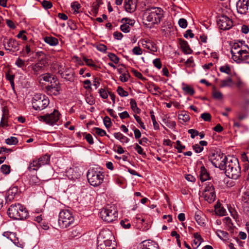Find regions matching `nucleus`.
Masks as SVG:
<instances>
[{
    "label": "nucleus",
    "mask_w": 249,
    "mask_h": 249,
    "mask_svg": "<svg viewBox=\"0 0 249 249\" xmlns=\"http://www.w3.org/2000/svg\"><path fill=\"white\" fill-rule=\"evenodd\" d=\"M231 58L237 63L249 58V48L244 41L234 43L231 47Z\"/></svg>",
    "instance_id": "f257e3e1"
},
{
    "label": "nucleus",
    "mask_w": 249,
    "mask_h": 249,
    "mask_svg": "<svg viewBox=\"0 0 249 249\" xmlns=\"http://www.w3.org/2000/svg\"><path fill=\"white\" fill-rule=\"evenodd\" d=\"M163 16V10L160 7H152L147 8L143 14L144 23L151 27L155 24H159Z\"/></svg>",
    "instance_id": "f03ea898"
},
{
    "label": "nucleus",
    "mask_w": 249,
    "mask_h": 249,
    "mask_svg": "<svg viewBox=\"0 0 249 249\" xmlns=\"http://www.w3.org/2000/svg\"><path fill=\"white\" fill-rule=\"evenodd\" d=\"M222 170L229 178L237 179L241 176V169L238 160L234 157H228L227 162Z\"/></svg>",
    "instance_id": "7ed1b4c3"
},
{
    "label": "nucleus",
    "mask_w": 249,
    "mask_h": 249,
    "mask_svg": "<svg viewBox=\"0 0 249 249\" xmlns=\"http://www.w3.org/2000/svg\"><path fill=\"white\" fill-rule=\"evenodd\" d=\"M9 216L14 219L22 220L28 216L27 209L19 203L12 204L8 209Z\"/></svg>",
    "instance_id": "20e7f679"
},
{
    "label": "nucleus",
    "mask_w": 249,
    "mask_h": 249,
    "mask_svg": "<svg viewBox=\"0 0 249 249\" xmlns=\"http://www.w3.org/2000/svg\"><path fill=\"white\" fill-rule=\"evenodd\" d=\"M74 221V217L70 211L63 210L60 211L58 220V225L60 228H68L73 224Z\"/></svg>",
    "instance_id": "39448f33"
},
{
    "label": "nucleus",
    "mask_w": 249,
    "mask_h": 249,
    "mask_svg": "<svg viewBox=\"0 0 249 249\" xmlns=\"http://www.w3.org/2000/svg\"><path fill=\"white\" fill-rule=\"evenodd\" d=\"M87 178L89 184L93 186H99L103 182L104 173L94 169L89 170L87 173Z\"/></svg>",
    "instance_id": "423d86ee"
},
{
    "label": "nucleus",
    "mask_w": 249,
    "mask_h": 249,
    "mask_svg": "<svg viewBox=\"0 0 249 249\" xmlns=\"http://www.w3.org/2000/svg\"><path fill=\"white\" fill-rule=\"evenodd\" d=\"M107 235H111L109 231H103L100 232L97 240V249H110L107 248L114 245V241L106 238Z\"/></svg>",
    "instance_id": "0eeeda50"
},
{
    "label": "nucleus",
    "mask_w": 249,
    "mask_h": 249,
    "mask_svg": "<svg viewBox=\"0 0 249 249\" xmlns=\"http://www.w3.org/2000/svg\"><path fill=\"white\" fill-rule=\"evenodd\" d=\"M100 215L103 220L109 223L116 219L118 212L114 206L108 205L101 211Z\"/></svg>",
    "instance_id": "6e6552de"
},
{
    "label": "nucleus",
    "mask_w": 249,
    "mask_h": 249,
    "mask_svg": "<svg viewBox=\"0 0 249 249\" xmlns=\"http://www.w3.org/2000/svg\"><path fill=\"white\" fill-rule=\"evenodd\" d=\"M60 115V114L58 110L54 109L52 113L44 116L34 115L33 120L37 118L40 121L45 122L46 124L51 125H53L59 124Z\"/></svg>",
    "instance_id": "1a4fd4ad"
},
{
    "label": "nucleus",
    "mask_w": 249,
    "mask_h": 249,
    "mask_svg": "<svg viewBox=\"0 0 249 249\" xmlns=\"http://www.w3.org/2000/svg\"><path fill=\"white\" fill-rule=\"evenodd\" d=\"M228 157H226L223 153L216 152L212 153L209 157V160L213 165L220 169L222 170L226 164Z\"/></svg>",
    "instance_id": "9d476101"
},
{
    "label": "nucleus",
    "mask_w": 249,
    "mask_h": 249,
    "mask_svg": "<svg viewBox=\"0 0 249 249\" xmlns=\"http://www.w3.org/2000/svg\"><path fill=\"white\" fill-rule=\"evenodd\" d=\"M49 104V100L45 95L36 94L32 98V107L36 110H42Z\"/></svg>",
    "instance_id": "9b49d317"
},
{
    "label": "nucleus",
    "mask_w": 249,
    "mask_h": 249,
    "mask_svg": "<svg viewBox=\"0 0 249 249\" xmlns=\"http://www.w3.org/2000/svg\"><path fill=\"white\" fill-rule=\"evenodd\" d=\"M202 196L205 201L209 203L214 201L216 198L215 189L213 184L210 183L207 184L202 192Z\"/></svg>",
    "instance_id": "f8f14e48"
},
{
    "label": "nucleus",
    "mask_w": 249,
    "mask_h": 249,
    "mask_svg": "<svg viewBox=\"0 0 249 249\" xmlns=\"http://www.w3.org/2000/svg\"><path fill=\"white\" fill-rule=\"evenodd\" d=\"M60 90L61 87L57 78L46 87L47 93L51 95H59Z\"/></svg>",
    "instance_id": "ddd939ff"
},
{
    "label": "nucleus",
    "mask_w": 249,
    "mask_h": 249,
    "mask_svg": "<svg viewBox=\"0 0 249 249\" xmlns=\"http://www.w3.org/2000/svg\"><path fill=\"white\" fill-rule=\"evenodd\" d=\"M217 25L221 30H229L233 25L232 21L226 16H221L217 21Z\"/></svg>",
    "instance_id": "4468645a"
},
{
    "label": "nucleus",
    "mask_w": 249,
    "mask_h": 249,
    "mask_svg": "<svg viewBox=\"0 0 249 249\" xmlns=\"http://www.w3.org/2000/svg\"><path fill=\"white\" fill-rule=\"evenodd\" d=\"M142 46L149 51V52L154 53L157 51V47L156 44L150 39H142L139 41Z\"/></svg>",
    "instance_id": "2eb2a0df"
},
{
    "label": "nucleus",
    "mask_w": 249,
    "mask_h": 249,
    "mask_svg": "<svg viewBox=\"0 0 249 249\" xmlns=\"http://www.w3.org/2000/svg\"><path fill=\"white\" fill-rule=\"evenodd\" d=\"M50 156L48 155L40 157L38 160H33L32 161V166L36 168L32 169L33 170H37L41 166L48 164L50 162Z\"/></svg>",
    "instance_id": "dca6fc26"
},
{
    "label": "nucleus",
    "mask_w": 249,
    "mask_h": 249,
    "mask_svg": "<svg viewBox=\"0 0 249 249\" xmlns=\"http://www.w3.org/2000/svg\"><path fill=\"white\" fill-rule=\"evenodd\" d=\"M249 7V0H238L236 3L237 11L241 14H246Z\"/></svg>",
    "instance_id": "f3484780"
},
{
    "label": "nucleus",
    "mask_w": 249,
    "mask_h": 249,
    "mask_svg": "<svg viewBox=\"0 0 249 249\" xmlns=\"http://www.w3.org/2000/svg\"><path fill=\"white\" fill-rule=\"evenodd\" d=\"M61 77L65 80L73 82L75 79V72L71 68H66L60 74Z\"/></svg>",
    "instance_id": "a211bd4d"
},
{
    "label": "nucleus",
    "mask_w": 249,
    "mask_h": 249,
    "mask_svg": "<svg viewBox=\"0 0 249 249\" xmlns=\"http://www.w3.org/2000/svg\"><path fill=\"white\" fill-rule=\"evenodd\" d=\"M18 187L17 186H14L11 187L7 192L6 196H5L6 203H9L12 202L18 193Z\"/></svg>",
    "instance_id": "6ab92c4d"
},
{
    "label": "nucleus",
    "mask_w": 249,
    "mask_h": 249,
    "mask_svg": "<svg viewBox=\"0 0 249 249\" xmlns=\"http://www.w3.org/2000/svg\"><path fill=\"white\" fill-rule=\"evenodd\" d=\"M137 0H125L124 7L125 10L129 13H132L135 11L137 6Z\"/></svg>",
    "instance_id": "aec40b11"
},
{
    "label": "nucleus",
    "mask_w": 249,
    "mask_h": 249,
    "mask_svg": "<svg viewBox=\"0 0 249 249\" xmlns=\"http://www.w3.org/2000/svg\"><path fill=\"white\" fill-rule=\"evenodd\" d=\"M6 50L16 51L18 50V43L15 39L10 38L7 40V45H5Z\"/></svg>",
    "instance_id": "412c9836"
},
{
    "label": "nucleus",
    "mask_w": 249,
    "mask_h": 249,
    "mask_svg": "<svg viewBox=\"0 0 249 249\" xmlns=\"http://www.w3.org/2000/svg\"><path fill=\"white\" fill-rule=\"evenodd\" d=\"M141 246L142 249H159L158 244L150 240L143 241Z\"/></svg>",
    "instance_id": "4be33fe9"
},
{
    "label": "nucleus",
    "mask_w": 249,
    "mask_h": 249,
    "mask_svg": "<svg viewBox=\"0 0 249 249\" xmlns=\"http://www.w3.org/2000/svg\"><path fill=\"white\" fill-rule=\"evenodd\" d=\"M43 40L51 46H55L58 44V39L53 36H48L43 37Z\"/></svg>",
    "instance_id": "5701e85b"
},
{
    "label": "nucleus",
    "mask_w": 249,
    "mask_h": 249,
    "mask_svg": "<svg viewBox=\"0 0 249 249\" xmlns=\"http://www.w3.org/2000/svg\"><path fill=\"white\" fill-rule=\"evenodd\" d=\"M193 235L195 239L193 241L192 247L194 249H196L203 241V239L197 232L194 233Z\"/></svg>",
    "instance_id": "b1692460"
},
{
    "label": "nucleus",
    "mask_w": 249,
    "mask_h": 249,
    "mask_svg": "<svg viewBox=\"0 0 249 249\" xmlns=\"http://www.w3.org/2000/svg\"><path fill=\"white\" fill-rule=\"evenodd\" d=\"M200 179L203 182L210 178V175L204 166H202L200 171Z\"/></svg>",
    "instance_id": "393cba45"
},
{
    "label": "nucleus",
    "mask_w": 249,
    "mask_h": 249,
    "mask_svg": "<svg viewBox=\"0 0 249 249\" xmlns=\"http://www.w3.org/2000/svg\"><path fill=\"white\" fill-rule=\"evenodd\" d=\"M178 119L181 123L183 124L188 122L190 119V117L187 112L182 111L178 115Z\"/></svg>",
    "instance_id": "a878e982"
},
{
    "label": "nucleus",
    "mask_w": 249,
    "mask_h": 249,
    "mask_svg": "<svg viewBox=\"0 0 249 249\" xmlns=\"http://www.w3.org/2000/svg\"><path fill=\"white\" fill-rule=\"evenodd\" d=\"M47 64V59L39 60L37 64H36L33 69L35 71H37L42 70Z\"/></svg>",
    "instance_id": "bb28decb"
},
{
    "label": "nucleus",
    "mask_w": 249,
    "mask_h": 249,
    "mask_svg": "<svg viewBox=\"0 0 249 249\" xmlns=\"http://www.w3.org/2000/svg\"><path fill=\"white\" fill-rule=\"evenodd\" d=\"M56 77L49 73L42 74L40 76V80H43L45 81L50 82V83L56 80Z\"/></svg>",
    "instance_id": "cd10ccee"
},
{
    "label": "nucleus",
    "mask_w": 249,
    "mask_h": 249,
    "mask_svg": "<svg viewBox=\"0 0 249 249\" xmlns=\"http://www.w3.org/2000/svg\"><path fill=\"white\" fill-rule=\"evenodd\" d=\"M180 45L181 49L185 54L191 53L192 51L190 49L187 41L185 40L180 41Z\"/></svg>",
    "instance_id": "c85d7f7f"
},
{
    "label": "nucleus",
    "mask_w": 249,
    "mask_h": 249,
    "mask_svg": "<svg viewBox=\"0 0 249 249\" xmlns=\"http://www.w3.org/2000/svg\"><path fill=\"white\" fill-rule=\"evenodd\" d=\"M113 135L116 139L119 140L121 142L127 143L129 141V139L127 137L124 136L120 132L114 133Z\"/></svg>",
    "instance_id": "c756f323"
},
{
    "label": "nucleus",
    "mask_w": 249,
    "mask_h": 249,
    "mask_svg": "<svg viewBox=\"0 0 249 249\" xmlns=\"http://www.w3.org/2000/svg\"><path fill=\"white\" fill-rule=\"evenodd\" d=\"M202 213L198 211L195 214V218L197 224L200 226H204L205 224L204 219L201 216Z\"/></svg>",
    "instance_id": "7c9ffc66"
},
{
    "label": "nucleus",
    "mask_w": 249,
    "mask_h": 249,
    "mask_svg": "<svg viewBox=\"0 0 249 249\" xmlns=\"http://www.w3.org/2000/svg\"><path fill=\"white\" fill-rule=\"evenodd\" d=\"M233 82L232 80L231 77H228V78L222 80L221 81V84L220 87L221 88H224L226 87H231L232 85Z\"/></svg>",
    "instance_id": "2f4dec72"
},
{
    "label": "nucleus",
    "mask_w": 249,
    "mask_h": 249,
    "mask_svg": "<svg viewBox=\"0 0 249 249\" xmlns=\"http://www.w3.org/2000/svg\"><path fill=\"white\" fill-rule=\"evenodd\" d=\"M130 104L131 108L134 112L138 114L140 113L141 109L137 107L136 102L134 99H131L130 100Z\"/></svg>",
    "instance_id": "473e14b6"
},
{
    "label": "nucleus",
    "mask_w": 249,
    "mask_h": 249,
    "mask_svg": "<svg viewBox=\"0 0 249 249\" xmlns=\"http://www.w3.org/2000/svg\"><path fill=\"white\" fill-rule=\"evenodd\" d=\"M215 210L216 213L220 216L225 215L227 213L226 210L223 207L218 206V204L215 206Z\"/></svg>",
    "instance_id": "72a5a7b5"
},
{
    "label": "nucleus",
    "mask_w": 249,
    "mask_h": 249,
    "mask_svg": "<svg viewBox=\"0 0 249 249\" xmlns=\"http://www.w3.org/2000/svg\"><path fill=\"white\" fill-rule=\"evenodd\" d=\"M32 55L33 57L36 58L39 60L47 59L45 58V53L42 52H36L35 53L32 52Z\"/></svg>",
    "instance_id": "f704fd0d"
},
{
    "label": "nucleus",
    "mask_w": 249,
    "mask_h": 249,
    "mask_svg": "<svg viewBox=\"0 0 249 249\" xmlns=\"http://www.w3.org/2000/svg\"><path fill=\"white\" fill-rule=\"evenodd\" d=\"M92 131L93 133L100 136H104L107 135L106 132L104 130L99 127H94L92 129Z\"/></svg>",
    "instance_id": "c9c22d12"
},
{
    "label": "nucleus",
    "mask_w": 249,
    "mask_h": 249,
    "mask_svg": "<svg viewBox=\"0 0 249 249\" xmlns=\"http://www.w3.org/2000/svg\"><path fill=\"white\" fill-rule=\"evenodd\" d=\"M53 68L55 69L56 72L60 74H61V73L63 72V71H64L65 69L66 68L65 66H63L60 63H56L54 64Z\"/></svg>",
    "instance_id": "e433bc0d"
},
{
    "label": "nucleus",
    "mask_w": 249,
    "mask_h": 249,
    "mask_svg": "<svg viewBox=\"0 0 249 249\" xmlns=\"http://www.w3.org/2000/svg\"><path fill=\"white\" fill-rule=\"evenodd\" d=\"M7 114L8 111L4 109L3 110V114L0 122V125L1 126L7 125Z\"/></svg>",
    "instance_id": "4c0bfd02"
},
{
    "label": "nucleus",
    "mask_w": 249,
    "mask_h": 249,
    "mask_svg": "<svg viewBox=\"0 0 249 249\" xmlns=\"http://www.w3.org/2000/svg\"><path fill=\"white\" fill-rule=\"evenodd\" d=\"M160 88L158 86L156 85L155 84H153L151 85L149 87V90L154 95H157V93H155L154 92H158L159 93H160Z\"/></svg>",
    "instance_id": "58836bf2"
},
{
    "label": "nucleus",
    "mask_w": 249,
    "mask_h": 249,
    "mask_svg": "<svg viewBox=\"0 0 249 249\" xmlns=\"http://www.w3.org/2000/svg\"><path fill=\"white\" fill-rule=\"evenodd\" d=\"M216 234L219 238L222 240H225L228 238V234L227 232L221 230H217Z\"/></svg>",
    "instance_id": "ea45409f"
},
{
    "label": "nucleus",
    "mask_w": 249,
    "mask_h": 249,
    "mask_svg": "<svg viewBox=\"0 0 249 249\" xmlns=\"http://www.w3.org/2000/svg\"><path fill=\"white\" fill-rule=\"evenodd\" d=\"M183 90L187 94H189L191 95H193L195 93V90L194 89L190 86L185 85L182 88Z\"/></svg>",
    "instance_id": "a19ab883"
},
{
    "label": "nucleus",
    "mask_w": 249,
    "mask_h": 249,
    "mask_svg": "<svg viewBox=\"0 0 249 249\" xmlns=\"http://www.w3.org/2000/svg\"><path fill=\"white\" fill-rule=\"evenodd\" d=\"M5 142L9 145H16L18 142V139L15 137H11L5 140Z\"/></svg>",
    "instance_id": "79ce46f5"
},
{
    "label": "nucleus",
    "mask_w": 249,
    "mask_h": 249,
    "mask_svg": "<svg viewBox=\"0 0 249 249\" xmlns=\"http://www.w3.org/2000/svg\"><path fill=\"white\" fill-rule=\"evenodd\" d=\"M110 60L115 64H118L119 62V58L114 53H108L107 55Z\"/></svg>",
    "instance_id": "37998d69"
},
{
    "label": "nucleus",
    "mask_w": 249,
    "mask_h": 249,
    "mask_svg": "<svg viewBox=\"0 0 249 249\" xmlns=\"http://www.w3.org/2000/svg\"><path fill=\"white\" fill-rule=\"evenodd\" d=\"M241 200L244 204H249V191H246L243 193Z\"/></svg>",
    "instance_id": "c03bdc74"
},
{
    "label": "nucleus",
    "mask_w": 249,
    "mask_h": 249,
    "mask_svg": "<svg viewBox=\"0 0 249 249\" xmlns=\"http://www.w3.org/2000/svg\"><path fill=\"white\" fill-rule=\"evenodd\" d=\"M213 96L214 98L217 99H221L223 97L222 93L217 90L214 87L213 88Z\"/></svg>",
    "instance_id": "a18cd8bd"
},
{
    "label": "nucleus",
    "mask_w": 249,
    "mask_h": 249,
    "mask_svg": "<svg viewBox=\"0 0 249 249\" xmlns=\"http://www.w3.org/2000/svg\"><path fill=\"white\" fill-rule=\"evenodd\" d=\"M71 7L74 13H78L79 12V9L81 7V5L77 1H74L71 3Z\"/></svg>",
    "instance_id": "49530a36"
},
{
    "label": "nucleus",
    "mask_w": 249,
    "mask_h": 249,
    "mask_svg": "<svg viewBox=\"0 0 249 249\" xmlns=\"http://www.w3.org/2000/svg\"><path fill=\"white\" fill-rule=\"evenodd\" d=\"M132 72L134 74V75L138 78H139L143 82L146 81L147 79L145 77L143 76L142 74L140 72L135 70H132Z\"/></svg>",
    "instance_id": "de8ad7c7"
},
{
    "label": "nucleus",
    "mask_w": 249,
    "mask_h": 249,
    "mask_svg": "<svg viewBox=\"0 0 249 249\" xmlns=\"http://www.w3.org/2000/svg\"><path fill=\"white\" fill-rule=\"evenodd\" d=\"M219 70L221 72L228 74H230L231 73V69L230 66L228 65L220 67Z\"/></svg>",
    "instance_id": "09e8293b"
},
{
    "label": "nucleus",
    "mask_w": 249,
    "mask_h": 249,
    "mask_svg": "<svg viewBox=\"0 0 249 249\" xmlns=\"http://www.w3.org/2000/svg\"><path fill=\"white\" fill-rule=\"evenodd\" d=\"M118 94L121 97H127L128 95L127 91L124 90L121 87H118L117 89Z\"/></svg>",
    "instance_id": "8fccbe9b"
},
{
    "label": "nucleus",
    "mask_w": 249,
    "mask_h": 249,
    "mask_svg": "<svg viewBox=\"0 0 249 249\" xmlns=\"http://www.w3.org/2000/svg\"><path fill=\"white\" fill-rule=\"evenodd\" d=\"M0 171L4 174H8L10 172V166L6 164L2 165L0 167Z\"/></svg>",
    "instance_id": "3c124183"
},
{
    "label": "nucleus",
    "mask_w": 249,
    "mask_h": 249,
    "mask_svg": "<svg viewBox=\"0 0 249 249\" xmlns=\"http://www.w3.org/2000/svg\"><path fill=\"white\" fill-rule=\"evenodd\" d=\"M121 22L127 24V25H129V26H133L135 21L134 19H131L130 18H124L122 19Z\"/></svg>",
    "instance_id": "603ef678"
},
{
    "label": "nucleus",
    "mask_w": 249,
    "mask_h": 249,
    "mask_svg": "<svg viewBox=\"0 0 249 249\" xmlns=\"http://www.w3.org/2000/svg\"><path fill=\"white\" fill-rule=\"evenodd\" d=\"M130 77V75L128 71H126L125 73L122 74L119 77L121 81L123 82H127Z\"/></svg>",
    "instance_id": "864d4df0"
},
{
    "label": "nucleus",
    "mask_w": 249,
    "mask_h": 249,
    "mask_svg": "<svg viewBox=\"0 0 249 249\" xmlns=\"http://www.w3.org/2000/svg\"><path fill=\"white\" fill-rule=\"evenodd\" d=\"M103 122L107 128H109L111 126L112 123L111 119L108 116H105L103 119Z\"/></svg>",
    "instance_id": "5fc2aeb1"
},
{
    "label": "nucleus",
    "mask_w": 249,
    "mask_h": 249,
    "mask_svg": "<svg viewBox=\"0 0 249 249\" xmlns=\"http://www.w3.org/2000/svg\"><path fill=\"white\" fill-rule=\"evenodd\" d=\"M201 118L205 121L210 122L212 116L210 113L208 112L203 113L201 115Z\"/></svg>",
    "instance_id": "6e6d98bb"
},
{
    "label": "nucleus",
    "mask_w": 249,
    "mask_h": 249,
    "mask_svg": "<svg viewBox=\"0 0 249 249\" xmlns=\"http://www.w3.org/2000/svg\"><path fill=\"white\" fill-rule=\"evenodd\" d=\"M120 224L121 226L124 229H129L131 227V224L127 219L121 220Z\"/></svg>",
    "instance_id": "4d7b16f0"
},
{
    "label": "nucleus",
    "mask_w": 249,
    "mask_h": 249,
    "mask_svg": "<svg viewBox=\"0 0 249 249\" xmlns=\"http://www.w3.org/2000/svg\"><path fill=\"white\" fill-rule=\"evenodd\" d=\"M132 51L135 55H139L142 54V50L139 46L134 47Z\"/></svg>",
    "instance_id": "13d9d810"
},
{
    "label": "nucleus",
    "mask_w": 249,
    "mask_h": 249,
    "mask_svg": "<svg viewBox=\"0 0 249 249\" xmlns=\"http://www.w3.org/2000/svg\"><path fill=\"white\" fill-rule=\"evenodd\" d=\"M177 145L175 146V148L178 150V153L182 152V150L185 148V146L182 145L181 144V142L178 140L176 142Z\"/></svg>",
    "instance_id": "bf43d9fd"
},
{
    "label": "nucleus",
    "mask_w": 249,
    "mask_h": 249,
    "mask_svg": "<svg viewBox=\"0 0 249 249\" xmlns=\"http://www.w3.org/2000/svg\"><path fill=\"white\" fill-rule=\"evenodd\" d=\"M42 6L46 9H49L52 7L53 4L51 2L44 0L42 2Z\"/></svg>",
    "instance_id": "052dcab7"
},
{
    "label": "nucleus",
    "mask_w": 249,
    "mask_h": 249,
    "mask_svg": "<svg viewBox=\"0 0 249 249\" xmlns=\"http://www.w3.org/2000/svg\"><path fill=\"white\" fill-rule=\"evenodd\" d=\"M100 96L103 99H107L108 97V92H107L105 89H101L99 90Z\"/></svg>",
    "instance_id": "680f3d73"
},
{
    "label": "nucleus",
    "mask_w": 249,
    "mask_h": 249,
    "mask_svg": "<svg viewBox=\"0 0 249 249\" xmlns=\"http://www.w3.org/2000/svg\"><path fill=\"white\" fill-rule=\"evenodd\" d=\"M179 26L182 28H186L187 26V22L185 18H180L178 20Z\"/></svg>",
    "instance_id": "e2e57ef3"
},
{
    "label": "nucleus",
    "mask_w": 249,
    "mask_h": 249,
    "mask_svg": "<svg viewBox=\"0 0 249 249\" xmlns=\"http://www.w3.org/2000/svg\"><path fill=\"white\" fill-rule=\"evenodd\" d=\"M154 66L158 69H161L162 64L160 58H156L153 61Z\"/></svg>",
    "instance_id": "0e129e2a"
},
{
    "label": "nucleus",
    "mask_w": 249,
    "mask_h": 249,
    "mask_svg": "<svg viewBox=\"0 0 249 249\" xmlns=\"http://www.w3.org/2000/svg\"><path fill=\"white\" fill-rule=\"evenodd\" d=\"M84 60L86 62V64L88 66H90V67H93L95 68H97V66L94 64V62L93 61V60L92 59H88V58H86V57H84Z\"/></svg>",
    "instance_id": "69168bd1"
},
{
    "label": "nucleus",
    "mask_w": 249,
    "mask_h": 249,
    "mask_svg": "<svg viewBox=\"0 0 249 249\" xmlns=\"http://www.w3.org/2000/svg\"><path fill=\"white\" fill-rule=\"evenodd\" d=\"M134 117L135 119H136V121L137 122V123L140 124L141 127L142 129H145V125L144 124V123L142 121V120H141V118H140V117L137 115H134Z\"/></svg>",
    "instance_id": "338daca9"
},
{
    "label": "nucleus",
    "mask_w": 249,
    "mask_h": 249,
    "mask_svg": "<svg viewBox=\"0 0 249 249\" xmlns=\"http://www.w3.org/2000/svg\"><path fill=\"white\" fill-rule=\"evenodd\" d=\"M120 29L124 33H128L130 31V26L129 25L124 23L121 26Z\"/></svg>",
    "instance_id": "774afa93"
}]
</instances>
